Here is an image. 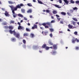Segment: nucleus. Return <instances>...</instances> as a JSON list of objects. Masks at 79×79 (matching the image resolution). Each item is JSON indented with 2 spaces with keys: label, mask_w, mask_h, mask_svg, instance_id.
<instances>
[{
  "label": "nucleus",
  "mask_w": 79,
  "mask_h": 79,
  "mask_svg": "<svg viewBox=\"0 0 79 79\" xmlns=\"http://www.w3.org/2000/svg\"><path fill=\"white\" fill-rule=\"evenodd\" d=\"M59 1V2L60 3H62V1L61 0H58Z\"/></svg>",
  "instance_id": "43"
},
{
  "label": "nucleus",
  "mask_w": 79,
  "mask_h": 79,
  "mask_svg": "<svg viewBox=\"0 0 79 79\" xmlns=\"http://www.w3.org/2000/svg\"><path fill=\"white\" fill-rule=\"evenodd\" d=\"M72 23H73V25H75L76 24V22H73Z\"/></svg>",
  "instance_id": "48"
},
{
  "label": "nucleus",
  "mask_w": 79,
  "mask_h": 79,
  "mask_svg": "<svg viewBox=\"0 0 79 79\" xmlns=\"http://www.w3.org/2000/svg\"><path fill=\"white\" fill-rule=\"evenodd\" d=\"M34 35L33 34L31 33L30 35V37H31V38H34Z\"/></svg>",
  "instance_id": "22"
},
{
  "label": "nucleus",
  "mask_w": 79,
  "mask_h": 79,
  "mask_svg": "<svg viewBox=\"0 0 79 79\" xmlns=\"http://www.w3.org/2000/svg\"><path fill=\"white\" fill-rule=\"evenodd\" d=\"M11 23H14V21H13L11 20L10 21Z\"/></svg>",
  "instance_id": "54"
},
{
  "label": "nucleus",
  "mask_w": 79,
  "mask_h": 79,
  "mask_svg": "<svg viewBox=\"0 0 79 79\" xmlns=\"http://www.w3.org/2000/svg\"><path fill=\"white\" fill-rule=\"evenodd\" d=\"M9 6L11 8L12 12H13V11H16V10H15V6Z\"/></svg>",
  "instance_id": "4"
},
{
  "label": "nucleus",
  "mask_w": 79,
  "mask_h": 79,
  "mask_svg": "<svg viewBox=\"0 0 79 79\" xmlns=\"http://www.w3.org/2000/svg\"><path fill=\"white\" fill-rule=\"evenodd\" d=\"M46 47L47 45L46 44H44L42 46V48H46Z\"/></svg>",
  "instance_id": "14"
},
{
  "label": "nucleus",
  "mask_w": 79,
  "mask_h": 79,
  "mask_svg": "<svg viewBox=\"0 0 79 79\" xmlns=\"http://www.w3.org/2000/svg\"><path fill=\"white\" fill-rule=\"evenodd\" d=\"M52 13L53 14H54V15H55L57 13V11L56 10H53L52 11Z\"/></svg>",
  "instance_id": "21"
},
{
  "label": "nucleus",
  "mask_w": 79,
  "mask_h": 79,
  "mask_svg": "<svg viewBox=\"0 0 79 79\" xmlns=\"http://www.w3.org/2000/svg\"><path fill=\"white\" fill-rule=\"evenodd\" d=\"M74 34H75V35H77V32L75 31L74 32Z\"/></svg>",
  "instance_id": "44"
},
{
  "label": "nucleus",
  "mask_w": 79,
  "mask_h": 79,
  "mask_svg": "<svg viewBox=\"0 0 79 79\" xmlns=\"http://www.w3.org/2000/svg\"><path fill=\"white\" fill-rule=\"evenodd\" d=\"M55 23V20H52L51 22V23Z\"/></svg>",
  "instance_id": "36"
},
{
  "label": "nucleus",
  "mask_w": 79,
  "mask_h": 79,
  "mask_svg": "<svg viewBox=\"0 0 79 79\" xmlns=\"http://www.w3.org/2000/svg\"><path fill=\"white\" fill-rule=\"evenodd\" d=\"M73 10H77V7H75L74 8H73Z\"/></svg>",
  "instance_id": "33"
},
{
  "label": "nucleus",
  "mask_w": 79,
  "mask_h": 79,
  "mask_svg": "<svg viewBox=\"0 0 79 79\" xmlns=\"http://www.w3.org/2000/svg\"><path fill=\"white\" fill-rule=\"evenodd\" d=\"M8 3L9 4H13V3L11 1H8Z\"/></svg>",
  "instance_id": "35"
},
{
  "label": "nucleus",
  "mask_w": 79,
  "mask_h": 79,
  "mask_svg": "<svg viewBox=\"0 0 79 79\" xmlns=\"http://www.w3.org/2000/svg\"><path fill=\"white\" fill-rule=\"evenodd\" d=\"M50 31L51 32H53V31H54L53 29L52 28L50 29Z\"/></svg>",
  "instance_id": "39"
},
{
  "label": "nucleus",
  "mask_w": 79,
  "mask_h": 79,
  "mask_svg": "<svg viewBox=\"0 0 79 79\" xmlns=\"http://www.w3.org/2000/svg\"><path fill=\"white\" fill-rule=\"evenodd\" d=\"M53 6H55L56 8H61V6H59L58 5H57L56 4H53Z\"/></svg>",
  "instance_id": "11"
},
{
  "label": "nucleus",
  "mask_w": 79,
  "mask_h": 79,
  "mask_svg": "<svg viewBox=\"0 0 79 79\" xmlns=\"http://www.w3.org/2000/svg\"><path fill=\"white\" fill-rule=\"evenodd\" d=\"M33 26L35 29H37V26L36 25L34 24Z\"/></svg>",
  "instance_id": "29"
},
{
  "label": "nucleus",
  "mask_w": 79,
  "mask_h": 79,
  "mask_svg": "<svg viewBox=\"0 0 79 79\" xmlns=\"http://www.w3.org/2000/svg\"><path fill=\"white\" fill-rule=\"evenodd\" d=\"M47 33H48V32L45 31L44 32V34L45 35H47Z\"/></svg>",
  "instance_id": "37"
},
{
  "label": "nucleus",
  "mask_w": 79,
  "mask_h": 79,
  "mask_svg": "<svg viewBox=\"0 0 79 79\" xmlns=\"http://www.w3.org/2000/svg\"><path fill=\"white\" fill-rule=\"evenodd\" d=\"M73 9H70L69 10V12L67 13V14H68V16H71V14L73 12Z\"/></svg>",
  "instance_id": "3"
},
{
  "label": "nucleus",
  "mask_w": 79,
  "mask_h": 79,
  "mask_svg": "<svg viewBox=\"0 0 79 79\" xmlns=\"http://www.w3.org/2000/svg\"><path fill=\"white\" fill-rule=\"evenodd\" d=\"M2 22V19H0V22Z\"/></svg>",
  "instance_id": "57"
},
{
  "label": "nucleus",
  "mask_w": 79,
  "mask_h": 79,
  "mask_svg": "<svg viewBox=\"0 0 79 79\" xmlns=\"http://www.w3.org/2000/svg\"><path fill=\"white\" fill-rule=\"evenodd\" d=\"M22 22H23V20H21L20 21V23H22Z\"/></svg>",
  "instance_id": "64"
},
{
  "label": "nucleus",
  "mask_w": 79,
  "mask_h": 79,
  "mask_svg": "<svg viewBox=\"0 0 79 79\" xmlns=\"http://www.w3.org/2000/svg\"><path fill=\"white\" fill-rule=\"evenodd\" d=\"M53 50H56L57 49V45L56 44H53Z\"/></svg>",
  "instance_id": "6"
},
{
  "label": "nucleus",
  "mask_w": 79,
  "mask_h": 79,
  "mask_svg": "<svg viewBox=\"0 0 79 79\" xmlns=\"http://www.w3.org/2000/svg\"><path fill=\"white\" fill-rule=\"evenodd\" d=\"M32 11V9H29L27 10V13H31Z\"/></svg>",
  "instance_id": "10"
},
{
  "label": "nucleus",
  "mask_w": 79,
  "mask_h": 79,
  "mask_svg": "<svg viewBox=\"0 0 79 79\" xmlns=\"http://www.w3.org/2000/svg\"><path fill=\"white\" fill-rule=\"evenodd\" d=\"M4 14L6 16H10V14H8V12L7 11H5Z\"/></svg>",
  "instance_id": "8"
},
{
  "label": "nucleus",
  "mask_w": 79,
  "mask_h": 79,
  "mask_svg": "<svg viewBox=\"0 0 79 79\" xmlns=\"http://www.w3.org/2000/svg\"><path fill=\"white\" fill-rule=\"evenodd\" d=\"M38 2L39 3H40V4H43V3L42 1H40V0H38Z\"/></svg>",
  "instance_id": "28"
},
{
  "label": "nucleus",
  "mask_w": 79,
  "mask_h": 79,
  "mask_svg": "<svg viewBox=\"0 0 79 79\" xmlns=\"http://www.w3.org/2000/svg\"><path fill=\"white\" fill-rule=\"evenodd\" d=\"M64 2L65 3H66V4H68L69 3V2L67 1V0H64Z\"/></svg>",
  "instance_id": "26"
},
{
  "label": "nucleus",
  "mask_w": 79,
  "mask_h": 79,
  "mask_svg": "<svg viewBox=\"0 0 79 79\" xmlns=\"http://www.w3.org/2000/svg\"><path fill=\"white\" fill-rule=\"evenodd\" d=\"M75 3H76V4H77L78 5L79 4V1H76L75 2Z\"/></svg>",
  "instance_id": "38"
},
{
  "label": "nucleus",
  "mask_w": 79,
  "mask_h": 79,
  "mask_svg": "<svg viewBox=\"0 0 79 79\" xmlns=\"http://www.w3.org/2000/svg\"><path fill=\"white\" fill-rule=\"evenodd\" d=\"M70 2L71 3H74V1H73V0H71Z\"/></svg>",
  "instance_id": "34"
},
{
  "label": "nucleus",
  "mask_w": 79,
  "mask_h": 79,
  "mask_svg": "<svg viewBox=\"0 0 79 79\" xmlns=\"http://www.w3.org/2000/svg\"><path fill=\"white\" fill-rule=\"evenodd\" d=\"M61 14L64 16H65V15H66V13L64 12H61Z\"/></svg>",
  "instance_id": "20"
},
{
  "label": "nucleus",
  "mask_w": 79,
  "mask_h": 79,
  "mask_svg": "<svg viewBox=\"0 0 79 79\" xmlns=\"http://www.w3.org/2000/svg\"><path fill=\"white\" fill-rule=\"evenodd\" d=\"M49 48H51L52 49V48H53V47L52 46H51V47H49Z\"/></svg>",
  "instance_id": "61"
},
{
  "label": "nucleus",
  "mask_w": 79,
  "mask_h": 79,
  "mask_svg": "<svg viewBox=\"0 0 79 79\" xmlns=\"http://www.w3.org/2000/svg\"><path fill=\"white\" fill-rule=\"evenodd\" d=\"M23 36H29V34L27 33H24L23 35Z\"/></svg>",
  "instance_id": "16"
},
{
  "label": "nucleus",
  "mask_w": 79,
  "mask_h": 79,
  "mask_svg": "<svg viewBox=\"0 0 79 79\" xmlns=\"http://www.w3.org/2000/svg\"><path fill=\"white\" fill-rule=\"evenodd\" d=\"M68 31H69V32H70V31H71L69 29H68L67 30Z\"/></svg>",
  "instance_id": "60"
},
{
  "label": "nucleus",
  "mask_w": 79,
  "mask_h": 79,
  "mask_svg": "<svg viewBox=\"0 0 79 79\" xmlns=\"http://www.w3.org/2000/svg\"><path fill=\"white\" fill-rule=\"evenodd\" d=\"M48 43L50 45H53V44L51 41H49Z\"/></svg>",
  "instance_id": "13"
},
{
  "label": "nucleus",
  "mask_w": 79,
  "mask_h": 79,
  "mask_svg": "<svg viewBox=\"0 0 79 79\" xmlns=\"http://www.w3.org/2000/svg\"><path fill=\"white\" fill-rule=\"evenodd\" d=\"M26 30L27 32H30L31 29L29 28H26Z\"/></svg>",
  "instance_id": "19"
},
{
  "label": "nucleus",
  "mask_w": 79,
  "mask_h": 79,
  "mask_svg": "<svg viewBox=\"0 0 79 79\" xmlns=\"http://www.w3.org/2000/svg\"><path fill=\"white\" fill-rule=\"evenodd\" d=\"M51 18L52 19H54V17H53V16H51Z\"/></svg>",
  "instance_id": "58"
},
{
  "label": "nucleus",
  "mask_w": 79,
  "mask_h": 79,
  "mask_svg": "<svg viewBox=\"0 0 79 79\" xmlns=\"http://www.w3.org/2000/svg\"><path fill=\"white\" fill-rule=\"evenodd\" d=\"M79 48L78 47H76V50H79Z\"/></svg>",
  "instance_id": "52"
},
{
  "label": "nucleus",
  "mask_w": 79,
  "mask_h": 79,
  "mask_svg": "<svg viewBox=\"0 0 79 79\" xmlns=\"http://www.w3.org/2000/svg\"><path fill=\"white\" fill-rule=\"evenodd\" d=\"M27 5L28 6H32V4L31 3H28L27 4Z\"/></svg>",
  "instance_id": "27"
},
{
  "label": "nucleus",
  "mask_w": 79,
  "mask_h": 79,
  "mask_svg": "<svg viewBox=\"0 0 79 79\" xmlns=\"http://www.w3.org/2000/svg\"><path fill=\"white\" fill-rule=\"evenodd\" d=\"M40 28L42 30H43L44 28L42 27H40Z\"/></svg>",
  "instance_id": "56"
},
{
  "label": "nucleus",
  "mask_w": 79,
  "mask_h": 79,
  "mask_svg": "<svg viewBox=\"0 0 79 79\" xmlns=\"http://www.w3.org/2000/svg\"><path fill=\"white\" fill-rule=\"evenodd\" d=\"M9 27L8 26H4V29H8V28H9Z\"/></svg>",
  "instance_id": "25"
},
{
  "label": "nucleus",
  "mask_w": 79,
  "mask_h": 79,
  "mask_svg": "<svg viewBox=\"0 0 79 79\" xmlns=\"http://www.w3.org/2000/svg\"><path fill=\"white\" fill-rule=\"evenodd\" d=\"M33 2H36V1H35V0H33Z\"/></svg>",
  "instance_id": "59"
},
{
  "label": "nucleus",
  "mask_w": 79,
  "mask_h": 79,
  "mask_svg": "<svg viewBox=\"0 0 79 79\" xmlns=\"http://www.w3.org/2000/svg\"><path fill=\"white\" fill-rule=\"evenodd\" d=\"M23 4L21 3L20 4L19 6H20V7H21V6H23Z\"/></svg>",
  "instance_id": "46"
},
{
  "label": "nucleus",
  "mask_w": 79,
  "mask_h": 79,
  "mask_svg": "<svg viewBox=\"0 0 79 79\" xmlns=\"http://www.w3.org/2000/svg\"><path fill=\"white\" fill-rule=\"evenodd\" d=\"M68 27L69 29H72L73 28V25H71L70 24H69L68 25Z\"/></svg>",
  "instance_id": "15"
},
{
  "label": "nucleus",
  "mask_w": 79,
  "mask_h": 79,
  "mask_svg": "<svg viewBox=\"0 0 79 79\" xmlns=\"http://www.w3.org/2000/svg\"><path fill=\"white\" fill-rule=\"evenodd\" d=\"M18 29L19 30V29H24V27H22L21 25H19L18 27Z\"/></svg>",
  "instance_id": "9"
},
{
  "label": "nucleus",
  "mask_w": 79,
  "mask_h": 79,
  "mask_svg": "<svg viewBox=\"0 0 79 79\" xmlns=\"http://www.w3.org/2000/svg\"><path fill=\"white\" fill-rule=\"evenodd\" d=\"M27 25L28 26H30V23H28Z\"/></svg>",
  "instance_id": "62"
},
{
  "label": "nucleus",
  "mask_w": 79,
  "mask_h": 79,
  "mask_svg": "<svg viewBox=\"0 0 79 79\" xmlns=\"http://www.w3.org/2000/svg\"><path fill=\"white\" fill-rule=\"evenodd\" d=\"M42 25L44 26L45 29H48L49 27H51V23L48 22L43 23L42 24Z\"/></svg>",
  "instance_id": "2"
},
{
  "label": "nucleus",
  "mask_w": 79,
  "mask_h": 79,
  "mask_svg": "<svg viewBox=\"0 0 79 79\" xmlns=\"http://www.w3.org/2000/svg\"><path fill=\"white\" fill-rule=\"evenodd\" d=\"M76 39H73L72 40V43H75V41H76Z\"/></svg>",
  "instance_id": "31"
},
{
  "label": "nucleus",
  "mask_w": 79,
  "mask_h": 79,
  "mask_svg": "<svg viewBox=\"0 0 79 79\" xmlns=\"http://www.w3.org/2000/svg\"><path fill=\"white\" fill-rule=\"evenodd\" d=\"M56 16L57 17V19H58V21H60V20L61 19L60 18H60V16L58 15H56Z\"/></svg>",
  "instance_id": "12"
},
{
  "label": "nucleus",
  "mask_w": 79,
  "mask_h": 79,
  "mask_svg": "<svg viewBox=\"0 0 79 79\" xmlns=\"http://www.w3.org/2000/svg\"><path fill=\"white\" fill-rule=\"evenodd\" d=\"M2 24L3 25H4V26L7 25V23L6 22H3Z\"/></svg>",
  "instance_id": "24"
},
{
  "label": "nucleus",
  "mask_w": 79,
  "mask_h": 79,
  "mask_svg": "<svg viewBox=\"0 0 79 79\" xmlns=\"http://www.w3.org/2000/svg\"><path fill=\"white\" fill-rule=\"evenodd\" d=\"M18 8H21V7H20L19 4L16 6V7H15V10H17Z\"/></svg>",
  "instance_id": "7"
},
{
  "label": "nucleus",
  "mask_w": 79,
  "mask_h": 79,
  "mask_svg": "<svg viewBox=\"0 0 79 79\" xmlns=\"http://www.w3.org/2000/svg\"><path fill=\"white\" fill-rule=\"evenodd\" d=\"M56 53V52L55 51H53L52 53H53V54H55V53Z\"/></svg>",
  "instance_id": "47"
},
{
  "label": "nucleus",
  "mask_w": 79,
  "mask_h": 79,
  "mask_svg": "<svg viewBox=\"0 0 79 79\" xmlns=\"http://www.w3.org/2000/svg\"><path fill=\"white\" fill-rule=\"evenodd\" d=\"M74 20V21H77V19H76L75 18H72Z\"/></svg>",
  "instance_id": "32"
},
{
  "label": "nucleus",
  "mask_w": 79,
  "mask_h": 79,
  "mask_svg": "<svg viewBox=\"0 0 79 79\" xmlns=\"http://www.w3.org/2000/svg\"><path fill=\"white\" fill-rule=\"evenodd\" d=\"M60 24H63V21H60Z\"/></svg>",
  "instance_id": "49"
},
{
  "label": "nucleus",
  "mask_w": 79,
  "mask_h": 79,
  "mask_svg": "<svg viewBox=\"0 0 79 79\" xmlns=\"http://www.w3.org/2000/svg\"><path fill=\"white\" fill-rule=\"evenodd\" d=\"M21 11L23 13H25V9H21Z\"/></svg>",
  "instance_id": "23"
},
{
  "label": "nucleus",
  "mask_w": 79,
  "mask_h": 79,
  "mask_svg": "<svg viewBox=\"0 0 79 79\" xmlns=\"http://www.w3.org/2000/svg\"><path fill=\"white\" fill-rule=\"evenodd\" d=\"M46 13H50V10H46Z\"/></svg>",
  "instance_id": "41"
},
{
  "label": "nucleus",
  "mask_w": 79,
  "mask_h": 79,
  "mask_svg": "<svg viewBox=\"0 0 79 79\" xmlns=\"http://www.w3.org/2000/svg\"><path fill=\"white\" fill-rule=\"evenodd\" d=\"M32 29H35V27H32Z\"/></svg>",
  "instance_id": "53"
},
{
  "label": "nucleus",
  "mask_w": 79,
  "mask_h": 79,
  "mask_svg": "<svg viewBox=\"0 0 79 79\" xmlns=\"http://www.w3.org/2000/svg\"><path fill=\"white\" fill-rule=\"evenodd\" d=\"M23 42L24 44H26V40H23Z\"/></svg>",
  "instance_id": "40"
},
{
  "label": "nucleus",
  "mask_w": 79,
  "mask_h": 79,
  "mask_svg": "<svg viewBox=\"0 0 79 79\" xmlns=\"http://www.w3.org/2000/svg\"><path fill=\"white\" fill-rule=\"evenodd\" d=\"M76 40H77V42H79V40L77 39V38H76Z\"/></svg>",
  "instance_id": "45"
},
{
  "label": "nucleus",
  "mask_w": 79,
  "mask_h": 79,
  "mask_svg": "<svg viewBox=\"0 0 79 79\" xmlns=\"http://www.w3.org/2000/svg\"><path fill=\"white\" fill-rule=\"evenodd\" d=\"M12 13H13V16L14 18H16V16H18V15L17 14L15 13V12L14 11H12Z\"/></svg>",
  "instance_id": "5"
},
{
  "label": "nucleus",
  "mask_w": 79,
  "mask_h": 79,
  "mask_svg": "<svg viewBox=\"0 0 79 79\" xmlns=\"http://www.w3.org/2000/svg\"><path fill=\"white\" fill-rule=\"evenodd\" d=\"M24 20H25V21H27V19L25 17H24Z\"/></svg>",
  "instance_id": "50"
},
{
  "label": "nucleus",
  "mask_w": 79,
  "mask_h": 79,
  "mask_svg": "<svg viewBox=\"0 0 79 79\" xmlns=\"http://www.w3.org/2000/svg\"><path fill=\"white\" fill-rule=\"evenodd\" d=\"M49 48H50V47H47L45 48V49L46 50H48L49 49Z\"/></svg>",
  "instance_id": "30"
},
{
  "label": "nucleus",
  "mask_w": 79,
  "mask_h": 79,
  "mask_svg": "<svg viewBox=\"0 0 79 79\" xmlns=\"http://www.w3.org/2000/svg\"><path fill=\"white\" fill-rule=\"evenodd\" d=\"M11 41H12V42H15V41H16V38H11Z\"/></svg>",
  "instance_id": "17"
},
{
  "label": "nucleus",
  "mask_w": 79,
  "mask_h": 79,
  "mask_svg": "<svg viewBox=\"0 0 79 79\" xmlns=\"http://www.w3.org/2000/svg\"><path fill=\"white\" fill-rule=\"evenodd\" d=\"M18 16H19V17H21V18H23V15H22V14H18Z\"/></svg>",
  "instance_id": "18"
},
{
  "label": "nucleus",
  "mask_w": 79,
  "mask_h": 79,
  "mask_svg": "<svg viewBox=\"0 0 79 79\" xmlns=\"http://www.w3.org/2000/svg\"><path fill=\"white\" fill-rule=\"evenodd\" d=\"M49 35L50 36V37H53V35H52V33H51Z\"/></svg>",
  "instance_id": "42"
},
{
  "label": "nucleus",
  "mask_w": 79,
  "mask_h": 79,
  "mask_svg": "<svg viewBox=\"0 0 79 79\" xmlns=\"http://www.w3.org/2000/svg\"><path fill=\"white\" fill-rule=\"evenodd\" d=\"M9 29H10L9 31V32L10 34H13V32L14 35L16 37H17V38H18V39L20 37V34H19V33H16L15 30H14L13 31H12V30H11L12 29H14V27H13V26H9Z\"/></svg>",
  "instance_id": "1"
},
{
  "label": "nucleus",
  "mask_w": 79,
  "mask_h": 79,
  "mask_svg": "<svg viewBox=\"0 0 79 79\" xmlns=\"http://www.w3.org/2000/svg\"><path fill=\"white\" fill-rule=\"evenodd\" d=\"M43 11L44 12H45V11H46L45 10H43Z\"/></svg>",
  "instance_id": "63"
},
{
  "label": "nucleus",
  "mask_w": 79,
  "mask_h": 79,
  "mask_svg": "<svg viewBox=\"0 0 79 79\" xmlns=\"http://www.w3.org/2000/svg\"><path fill=\"white\" fill-rule=\"evenodd\" d=\"M18 24L19 25V26H21V23L19 22H18Z\"/></svg>",
  "instance_id": "51"
},
{
  "label": "nucleus",
  "mask_w": 79,
  "mask_h": 79,
  "mask_svg": "<svg viewBox=\"0 0 79 79\" xmlns=\"http://www.w3.org/2000/svg\"><path fill=\"white\" fill-rule=\"evenodd\" d=\"M30 18H32V16L31 15L30 16Z\"/></svg>",
  "instance_id": "55"
}]
</instances>
